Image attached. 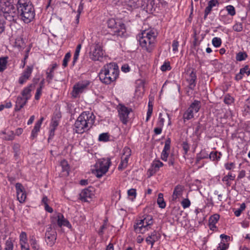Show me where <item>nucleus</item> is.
Instances as JSON below:
<instances>
[{"instance_id": "nucleus-60", "label": "nucleus", "mask_w": 250, "mask_h": 250, "mask_svg": "<svg viewBox=\"0 0 250 250\" xmlns=\"http://www.w3.org/2000/svg\"><path fill=\"white\" fill-rule=\"evenodd\" d=\"M122 71L126 73L130 71V67L128 64H124L121 67Z\"/></svg>"}, {"instance_id": "nucleus-17", "label": "nucleus", "mask_w": 250, "mask_h": 250, "mask_svg": "<svg viewBox=\"0 0 250 250\" xmlns=\"http://www.w3.org/2000/svg\"><path fill=\"white\" fill-rule=\"evenodd\" d=\"M184 190V186L180 185H177L174 188L173 194L172 195V201H175L177 200V198L181 197L182 195Z\"/></svg>"}, {"instance_id": "nucleus-8", "label": "nucleus", "mask_w": 250, "mask_h": 250, "mask_svg": "<svg viewBox=\"0 0 250 250\" xmlns=\"http://www.w3.org/2000/svg\"><path fill=\"white\" fill-rule=\"evenodd\" d=\"M110 164V159L109 158L99 159L95 165L94 174L98 178H101L108 171Z\"/></svg>"}, {"instance_id": "nucleus-14", "label": "nucleus", "mask_w": 250, "mask_h": 250, "mask_svg": "<svg viewBox=\"0 0 250 250\" xmlns=\"http://www.w3.org/2000/svg\"><path fill=\"white\" fill-rule=\"evenodd\" d=\"M33 70L32 66H27L23 72L21 76L19 78V83L21 84H23L30 78Z\"/></svg>"}, {"instance_id": "nucleus-26", "label": "nucleus", "mask_w": 250, "mask_h": 250, "mask_svg": "<svg viewBox=\"0 0 250 250\" xmlns=\"http://www.w3.org/2000/svg\"><path fill=\"white\" fill-rule=\"evenodd\" d=\"M163 166V164L162 162L160 161L159 160L154 161L152 164V169L151 171L153 173L156 172L159 170V169L160 167H162Z\"/></svg>"}, {"instance_id": "nucleus-39", "label": "nucleus", "mask_w": 250, "mask_h": 250, "mask_svg": "<svg viewBox=\"0 0 250 250\" xmlns=\"http://www.w3.org/2000/svg\"><path fill=\"white\" fill-rule=\"evenodd\" d=\"M20 244H26L27 243V235L25 232H21L20 235Z\"/></svg>"}, {"instance_id": "nucleus-29", "label": "nucleus", "mask_w": 250, "mask_h": 250, "mask_svg": "<svg viewBox=\"0 0 250 250\" xmlns=\"http://www.w3.org/2000/svg\"><path fill=\"white\" fill-rule=\"evenodd\" d=\"M193 114L194 112L192 110L188 108L183 115V119L184 121L185 122L186 120H189L193 118Z\"/></svg>"}, {"instance_id": "nucleus-12", "label": "nucleus", "mask_w": 250, "mask_h": 250, "mask_svg": "<svg viewBox=\"0 0 250 250\" xmlns=\"http://www.w3.org/2000/svg\"><path fill=\"white\" fill-rule=\"evenodd\" d=\"M132 111L131 108H128L124 105H120L118 108V113L120 119L123 124L125 125L128 120V115Z\"/></svg>"}, {"instance_id": "nucleus-4", "label": "nucleus", "mask_w": 250, "mask_h": 250, "mask_svg": "<svg viewBox=\"0 0 250 250\" xmlns=\"http://www.w3.org/2000/svg\"><path fill=\"white\" fill-rule=\"evenodd\" d=\"M95 117L89 113H82L74 124V130L77 133L82 134L88 130L94 123Z\"/></svg>"}, {"instance_id": "nucleus-31", "label": "nucleus", "mask_w": 250, "mask_h": 250, "mask_svg": "<svg viewBox=\"0 0 250 250\" xmlns=\"http://www.w3.org/2000/svg\"><path fill=\"white\" fill-rule=\"evenodd\" d=\"M126 4L130 7L136 8L138 7L139 0H125Z\"/></svg>"}, {"instance_id": "nucleus-63", "label": "nucleus", "mask_w": 250, "mask_h": 250, "mask_svg": "<svg viewBox=\"0 0 250 250\" xmlns=\"http://www.w3.org/2000/svg\"><path fill=\"white\" fill-rule=\"evenodd\" d=\"M189 79H192L193 80L196 81L197 79V76L196 72H194L193 70H192L190 74H189Z\"/></svg>"}, {"instance_id": "nucleus-57", "label": "nucleus", "mask_w": 250, "mask_h": 250, "mask_svg": "<svg viewBox=\"0 0 250 250\" xmlns=\"http://www.w3.org/2000/svg\"><path fill=\"white\" fill-rule=\"evenodd\" d=\"M168 156V153L167 151H162V152L161 153V159L165 161H166L167 160V157Z\"/></svg>"}, {"instance_id": "nucleus-58", "label": "nucleus", "mask_w": 250, "mask_h": 250, "mask_svg": "<svg viewBox=\"0 0 250 250\" xmlns=\"http://www.w3.org/2000/svg\"><path fill=\"white\" fill-rule=\"evenodd\" d=\"M162 114H159L158 125L159 126L163 127L164 124V119L162 117Z\"/></svg>"}, {"instance_id": "nucleus-20", "label": "nucleus", "mask_w": 250, "mask_h": 250, "mask_svg": "<svg viewBox=\"0 0 250 250\" xmlns=\"http://www.w3.org/2000/svg\"><path fill=\"white\" fill-rule=\"evenodd\" d=\"M58 65L56 63L52 64L50 68H48L46 72V81L48 83H50L54 77V70L57 67Z\"/></svg>"}, {"instance_id": "nucleus-34", "label": "nucleus", "mask_w": 250, "mask_h": 250, "mask_svg": "<svg viewBox=\"0 0 250 250\" xmlns=\"http://www.w3.org/2000/svg\"><path fill=\"white\" fill-rule=\"evenodd\" d=\"M4 250H13V243L11 238L6 241Z\"/></svg>"}, {"instance_id": "nucleus-45", "label": "nucleus", "mask_w": 250, "mask_h": 250, "mask_svg": "<svg viewBox=\"0 0 250 250\" xmlns=\"http://www.w3.org/2000/svg\"><path fill=\"white\" fill-rule=\"evenodd\" d=\"M70 57H71V54L70 52H68L65 54V55L63 58V62H62V65L64 67L67 66L68 62L69 61Z\"/></svg>"}, {"instance_id": "nucleus-18", "label": "nucleus", "mask_w": 250, "mask_h": 250, "mask_svg": "<svg viewBox=\"0 0 250 250\" xmlns=\"http://www.w3.org/2000/svg\"><path fill=\"white\" fill-rule=\"evenodd\" d=\"M219 4V2L218 0H210L208 3V6L206 7L204 11V19L207 18L208 15L210 13L212 10V8Z\"/></svg>"}, {"instance_id": "nucleus-9", "label": "nucleus", "mask_w": 250, "mask_h": 250, "mask_svg": "<svg viewBox=\"0 0 250 250\" xmlns=\"http://www.w3.org/2000/svg\"><path fill=\"white\" fill-rule=\"evenodd\" d=\"M153 224L152 217L147 216L143 219L139 220V222L134 225L135 231L138 233H144L148 229L149 226Z\"/></svg>"}, {"instance_id": "nucleus-49", "label": "nucleus", "mask_w": 250, "mask_h": 250, "mask_svg": "<svg viewBox=\"0 0 250 250\" xmlns=\"http://www.w3.org/2000/svg\"><path fill=\"white\" fill-rule=\"evenodd\" d=\"M182 206L184 208L189 207L190 205V202L188 199H185L181 202Z\"/></svg>"}, {"instance_id": "nucleus-51", "label": "nucleus", "mask_w": 250, "mask_h": 250, "mask_svg": "<svg viewBox=\"0 0 250 250\" xmlns=\"http://www.w3.org/2000/svg\"><path fill=\"white\" fill-rule=\"evenodd\" d=\"M80 52V50H76V49L75 50V52L74 57H73V62H72L73 65L75 64V62H77V61L78 59Z\"/></svg>"}, {"instance_id": "nucleus-52", "label": "nucleus", "mask_w": 250, "mask_h": 250, "mask_svg": "<svg viewBox=\"0 0 250 250\" xmlns=\"http://www.w3.org/2000/svg\"><path fill=\"white\" fill-rule=\"evenodd\" d=\"M182 147L185 151V153L187 154L189 149V146L187 142H183L182 143Z\"/></svg>"}, {"instance_id": "nucleus-36", "label": "nucleus", "mask_w": 250, "mask_h": 250, "mask_svg": "<svg viewBox=\"0 0 250 250\" xmlns=\"http://www.w3.org/2000/svg\"><path fill=\"white\" fill-rule=\"evenodd\" d=\"M247 57V54L246 53L239 52L237 54L236 59L238 61H242L245 60Z\"/></svg>"}, {"instance_id": "nucleus-37", "label": "nucleus", "mask_w": 250, "mask_h": 250, "mask_svg": "<svg viewBox=\"0 0 250 250\" xmlns=\"http://www.w3.org/2000/svg\"><path fill=\"white\" fill-rule=\"evenodd\" d=\"M131 154V150L130 148L127 146H125L123 150V155L122 156L126 157L129 158Z\"/></svg>"}, {"instance_id": "nucleus-59", "label": "nucleus", "mask_w": 250, "mask_h": 250, "mask_svg": "<svg viewBox=\"0 0 250 250\" xmlns=\"http://www.w3.org/2000/svg\"><path fill=\"white\" fill-rule=\"evenodd\" d=\"M153 111V107H151V106L148 107V110L147 111V116H146V121H148Z\"/></svg>"}, {"instance_id": "nucleus-22", "label": "nucleus", "mask_w": 250, "mask_h": 250, "mask_svg": "<svg viewBox=\"0 0 250 250\" xmlns=\"http://www.w3.org/2000/svg\"><path fill=\"white\" fill-rule=\"evenodd\" d=\"M44 118L43 117H42L36 124L34 127V128L33 129L31 137L32 139H34L35 137H37L38 132L40 131L41 125L42 123V121H43Z\"/></svg>"}, {"instance_id": "nucleus-41", "label": "nucleus", "mask_w": 250, "mask_h": 250, "mask_svg": "<svg viewBox=\"0 0 250 250\" xmlns=\"http://www.w3.org/2000/svg\"><path fill=\"white\" fill-rule=\"evenodd\" d=\"M234 99L233 97L229 94L226 95L224 99V102L226 104H230L233 102Z\"/></svg>"}, {"instance_id": "nucleus-43", "label": "nucleus", "mask_w": 250, "mask_h": 250, "mask_svg": "<svg viewBox=\"0 0 250 250\" xmlns=\"http://www.w3.org/2000/svg\"><path fill=\"white\" fill-rule=\"evenodd\" d=\"M226 10L229 15L233 16L235 15V10L232 5H228L226 7Z\"/></svg>"}, {"instance_id": "nucleus-50", "label": "nucleus", "mask_w": 250, "mask_h": 250, "mask_svg": "<svg viewBox=\"0 0 250 250\" xmlns=\"http://www.w3.org/2000/svg\"><path fill=\"white\" fill-rule=\"evenodd\" d=\"M188 87L191 90H193L196 86V81L192 79H188Z\"/></svg>"}, {"instance_id": "nucleus-38", "label": "nucleus", "mask_w": 250, "mask_h": 250, "mask_svg": "<svg viewBox=\"0 0 250 250\" xmlns=\"http://www.w3.org/2000/svg\"><path fill=\"white\" fill-rule=\"evenodd\" d=\"M212 43L214 46L215 47H218L221 45L222 41L220 38L214 37L212 40Z\"/></svg>"}, {"instance_id": "nucleus-55", "label": "nucleus", "mask_w": 250, "mask_h": 250, "mask_svg": "<svg viewBox=\"0 0 250 250\" xmlns=\"http://www.w3.org/2000/svg\"><path fill=\"white\" fill-rule=\"evenodd\" d=\"M127 194L129 196H133L135 198L136 195V189L134 188H131L128 190Z\"/></svg>"}, {"instance_id": "nucleus-61", "label": "nucleus", "mask_w": 250, "mask_h": 250, "mask_svg": "<svg viewBox=\"0 0 250 250\" xmlns=\"http://www.w3.org/2000/svg\"><path fill=\"white\" fill-rule=\"evenodd\" d=\"M243 71V70H240V72L236 75L235 79L236 81H239L242 79L243 73L244 72Z\"/></svg>"}, {"instance_id": "nucleus-30", "label": "nucleus", "mask_w": 250, "mask_h": 250, "mask_svg": "<svg viewBox=\"0 0 250 250\" xmlns=\"http://www.w3.org/2000/svg\"><path fill=\"white\" fill-rule=\"evenodd\" d=\"M61 117L60 114H56L52 120L51 126L52 128H56L59 125V119Z\"/></svg>"}, {"instance_id": "nucleus-1", "label": "nucleus", "mask_w": 250, "mask_h": 250, "mask_svg": "<svg viewBox=\"0 0 250 250\" xmlns=\"http://www.w3.org/2000/svg\"><path fill=\"white\" fill-rule=\"evenodd\" d=\"M119 69L116 62H110L104 65L99 73L102 83L109 84L115 82L119 76Z\"/></svg>"}, {"instance_id": "nucleus-3", "label": "nucleus", "mask_w": 250, "mask_h": 250, "mask_svg": "<svg viewBox=\"0 0 250 250\" xmlns=\"http://www.w3.org/2000/svg\"><path fill=\"white\" fill-rule=\"evenodd\" d=\"M157 36V33L154 30L143 31L139 35L140 46L146 52H151L155 47Z\"/></svg>"}, {"instance_id": "nucleus-32", "label": "nucleus", "mask_w": 250, "mask_h": 250, "mask_svg": "<svg viewBox=\"0 0 250 250\" xmlns=\"http://www.w3.org/2000/svg\"><path fill=\"white\" fill-rule=\"evenodd\" d=\"M220 216L218 214H215L211 216L208 220V224H216L219 220Z\"/></svg>"}, {"instance_id": "nucleus-11", "label": "nucleus", "mask_w": 250, "mask_h": 250, "mask_svg": "<svg viewBox=\"0 0 250 250\" xmlns=\"http://www.w3.org/2000/svg\"><path fill=\"white\" fill-rule=\"evenodd\" d=\"M57 234L55 230H53L52 227L47 228L45 233V241L47 245L52 247L55 243Z\"/></svg>"}, {"instance_id": "nucleus-53", "label": "nucleus", "mask_w": 250, "mask_h": 250, "mask_svg": "<svg viewBox=\"0 0 250 250\" xmlns=\"http://www.w3.org/2000/svg\"><path fill=\"white\" fill-rule=\"evenodd\" d=\"M179 46V42L176 40H174L172 42V50L176 52L178 50V47Z\"/></svg>"}, {"instance_id": "nucleus-54", "label": "nucleus", "mask_w": 250, "mask_h": 250, "mask_svg": "<svg viewBox=\"0 0 250 250\" xmlns=\"http://www.w3.org/2000/svg\"><path fill=\"white\" fill-rule=\"evenodd\" d=\"M240 70H243V74H246L247 76H249L250 74V68H249L248 65H246L245 67L240 69Z\"/></svg>"}, {"instance_id": "nucleus-7", "label": "nucleus", "mask_w": 250, "mask_h": 250, "mask_svg": "<svg viewBox=\"0 0 250 250\" xmlns=\"http://www.w3.org/2000/svg\"><path fill=\"white\" fill-rule=\"evenodd\" d=\"M107 26L111 30L113 35L122 36L126 31L125 25L121 22H117L115 19H110L107 22Z\"/></svg>"}, {"instance_id": "nucleus-48", "label": "nucleus", "mask_w": 250, "mask_h": 250, "mask_svg": "<svg viewBox=\"0 0 250 250\" xmlns=\"http://www.w3.org/2000/svg\"><path fill=\"white\" fill-rule=\"evenodd\" d=\"M233 29L237 32H240L243 30V25L242 23H237L233 26Z\"/></svg>"}, {"instance_id": "nucleus-10", "label": "nucleus", "mask_w": 250, "mask_h": 250, "mask_svg": "<svg viewBox=\"0 0 250 250\" xmlns=\"http://www.w3.org/2000/svg\"><path fill=\"white\" fill-rule=\"evenodd\" d=\"M104 52L102 46L99 43L94 46V49L90 52V58L94 61H102L104 57Z\"/></svg>"}, {"instance_id": "nucleus-35", "label": "nucleus", "mask_w": 250, "mask_h": 250, "mask_svg": "<svg viewBox=\"0 0 250 250\" xmlns=\"http://www.w3.org/2000/svg\"><path fill=\"white\" fill-rule=\"evenodd\" d=\"M109 135L108 133H103L101 134L99 137L100 141L106 142L109 140Z\"/></svg>"}, {"instance_id": "nucleus-13", "label": "nucleus", "mask_w": 250, "mask_h": 250, "mask_svg": "<svg viewBox=\"0 0 250 250\" xmlns=\"http://www.w3.org/2000/svg\"><path fill=\"white\" fill-rule=\"evenodd\" d=\"M15 188L17 199L20 203H23L26 198V194L23 186L20 183H16Z\"/></svg>"}, {"instance_id": "nucleus-47", "label": "nucleus", "mask_w": 250, "mask_h": 250, "mask_svg": "<svg viewBox=\"0 0 250 250\" xmlns=\"http://www.w3.org/2000/svg\"><path fill=\"white\" fill-rule=\"evenodd\" d=\"M235 176H232V173L230 172H229L228 174L226 176H225L223 179L222 181L224 182H228L229 180H233L234 179Z\"/></svg>"}, {"instance_id": "nucleus-46", "label": "nucleus", "mask_w": 250, "mask_h": 250, "mask_svg": "<svg viewBox=\"0 0 250 250\" xmlns=\"http://www.w3.org/2000/svg\"><path fill=\"white\" fill-rule=\"evenodd\" d=\"M170 143H171L170 139L167 138L165 142L164 148L163 150L166 151H168L169 150L170 147Z\"/></svg>"}, {"instance_id": "nucleus-19", "label": "nucleus", "mask_w": 250, "mask_h": 250, "mask_svg": "<svg viewBox=\"0 0 250 250\" xmlns=\"http://www.w3.org/2000/svg\"><path fill=\"white\" fill-rule=\"evenodd\" d=\"M57 224L60 227H62V226H66L68 228H70L71 227V225L69 222L64 218L63 215L62 213H59L57 214Z\"/></svg>"}, {"instance_id": "nucleus-44", "label": "nucleus", "mask_w": 250, "mask_h": 250, "mask_svg": "<svg viewBox=\"0 0 250 250\" xmlns=\"http://www.w3.org/2000/svg\"><path fill=\"white\" fill-rule=\"evenodd\" d=\"M171 69L170 63L168 62H165L161 67V70L164 72Z\"/></svg>"}, {"instance_id": "nucleus-27", "label": "nucleus", "mask_w": 250, "mask_h": 250, "mask_svg": "<svg viewBox=\"0 0 250 250\" xmlns=\"http://www.w3.org/2000/svg\"><path fill=\"white\" fill-rule=\"evenodd\" d=\"M157 202L160 208H164L166 207V204L164 201L163 193H159Z\"/></svg>"}, {"instance_id": "nucleus-56", "label": "nucleus", "mask_w": 250, "mask_h": 250, "mask_svg": "<svg viewBox=\"0 0 250 250\" xmlns=\"http://www.w3.org/2000/svg\"><path fill=\"white\" fill-rule=\"evenodd\" d=\"M42 93V89H41V88H38L36 91V93L35 95V99L36 100H38Z\"/></svg>"}, {"instance_id": "nucleus-28", "label": "nucleus", "mask_w": 250, "mask_h": 250, "mask_svg": "<svg viewBox=\"0 0 250 250\" xmlns=\"http://www.w3.org/2000/svg\"><path fill=\"white\" fill-rule=\"evenodd\" d=\"M221 155L222 154L220 152L218 153L217 151H212L210 153L209 158L213 161H218L220 159Z\"/></svg>"}, {"instance_id": "nucleus-62", "label": "nucleus", "mask_w": 250, "mask_h": 250, "mask_svg": "<svg viewBox=\"0 0 250 250\" xmlns=\"http://www.w3.org/2000/svg\"><path fill=\"white\" fill-rule=\"evenodd\" d=\"M205 157H202V152L197 154L196 158V164H198L202 159H204Z\"/></svg>"}, {"instance_id": "nucleus-40", "label": "nucleus", "mask_w": 250, "mask_h": 250, "mask_svg": "<svg viewBox=\"0 0 250 250\" xmlns=\"http://www.w3.org/2000/svg\"><path fill=\"white\" fill-rule=\"evenodd\" d=\"M30 244L33 249L34 250H39V245L37 244V241L33 237L30 239Z\"/></svg>"}, {"instance_id": "nucleus-15", "label": "nucleus", "mask_w": 250, "mask_h": 250, "mask_svg": "<svg viewBox=\"0 0 250 250\" xmlns=\"http://www.w3.org/2000/svg\"><path fill=\"white\" fill-rule=\"evenodd\" d=\"M87 83H78L75 84L73 87V89L72 92V95L73 97L76 98L80 94L83 92L84 89L88 85Z\"/></svg>"}, {"instance_id": "nucleus-42", "label": "nucleus", "mask_w": 250, "mask_h": 250, "mask_svg": "<svg viewBox=\"0 0 250 250\" xmlns=\"http://www.w3.org/2000/svg\"><path fill=\"white\" fill-rule=\"evenodd\" d=\"M15 157H18L20 154V146L19 144H15L13 146Z\"/></svg>"}, {"instance_id": "nucleus-23", "label": "nucleus", "mask_w": 250, "mask_h": 250, "mask_svg": "<svg viewBox=\"0 0 250 250\" xmlns=\"http://www.w3.org/2000/svg\"><path fill=\"white\" fill-rule=\"evenodd\" d=\"M201 102L197 100H195L188 108L192 110L194 113H197L199 111L200 107Z\"/></svg>"}, {"instance_id": "nucleus-21", "label": "nucleus", "mask_w": 250, "mask_h": 250, "mask_svg": "<svg viewBox=\"0 0 250 250\" xmlns=\"http://www.w3.org/2000/svg\"><path fill=\"white\" fill-rule=\"evenodd\" d=\"M159 237V235L157 234V232L154 231L146 238V241L148 244H151V247H152L154 242L158 241Z\"/></svg>"}, {"instance_id": "nucleus-24", "label": "nucleus", "mask_w": 250, "mask_h": 250, "mask_svg": "<svg viewBox=\"0 0 250 250\" xmlns=\"http://www.w3.org/2000/svg\"><path fill=\"white\" fill-rule=\"evenodd\" d=\"M8 57H0V72L4 71L7 68Z\"/></svg>"}, {"instance_id": "nucleus-6", "label": "nucleus", "mask_w": 250, "mask_h": 250, "mask_svg": "<svg viewBox=\"0 0 250 250\" xmlns=\"http://www.w3.org/2000/svg\"><path fill=\"white\" fill-rule=\"evenodd\" d=\"M32 84L30 86L25 87L21 92V96H19L16 101V104L14 110L15 111H20L26 104L28 100L31 97Z\"/></svg>"}, {"instance_id": "nucleus-64", "label": "nucleus", "mask_w": 250, "mask_h": 250, "mask_svg": "<svg viewBox=\"0 0 250 250\" xmlns=\"http://www.w3.org/2000/svg\"><path fill=\"white\" fill-rule=\"evenodd\" d=\"M228 248L227 245L223 243L217 247V250H226Z\"/></svg>"}, {"instance_id": "nucleus-25", "label": "nucleus", "mask_w": 250, "mask_h": 250, "mask_svg": "<svg viewBox=\"0 0 250 250\" xmlns=\"http://www.w3.org/2000/svg\"><path fill=\"white\" fill-rule=\"evenodd\" d=\"M128 157L122 156L121 162L119 164L118 168L119 170H123L127 167L128 162Z\"/></svg>"}, {"instance_id": "nucleus-5", "label": "nucleus", "mask_w": 250, "mask_h": 250, "mask_svg": "<svg viewBox=\"0 0 250 250\" xmlns=\"http://www.w3.org/2000/svg\"><path fill=\"white\" fill-rule=\"evenodd\" d=\"M0 10L3 13L5 18L9 21H14L17 16V7L14 6V0H0Z\"/></svg>"}, {"instance_id": "nucleus-33", "label": "nucleus", "mask_w": 250, "mask_h": 250, "mask_svg": "<svg viewBox=\"0 0 250 250\" xmlns=\"http://www.w3.org/2000/svg\"><path fill=\"white\" fill-rule=\"evenodd\" d=\"M61 165L62 167V171H66L67 173L68 174L69 167L68 166L67 162L66 160H63L61 161Z\"/></svg>"}, {"instance_id": "nucleus-2", "label": "nucleus", "mask_w": 250, "mask_h": 250, "mask_svg": "<svg viewBox=\"0 0 250 250\" xmlns=\"http://www.w3.org/2000/svg\"><path fill=\"white\" fill-rule=\"evenodd\" d=\"M17 10V16L26 23L30 22L34 19L35 9L29 0H18Z\"/></svg>"}, {"instance_id": "nucleus-16", "label": "nucleus", "mask_w": 250, "mask_h": 250, "mask_svg": "<svg viewBox=\"0 0 250 250\" xmlns=\"http://www.w3.org/2000/svg\"><path fill=\"white\" fill-rule=\"evenodd\" d=\"M81 199L84 202H89L93 194L92 192L88 188H85L83 190L80 194Z\"/></svg>"}]
</instances>
